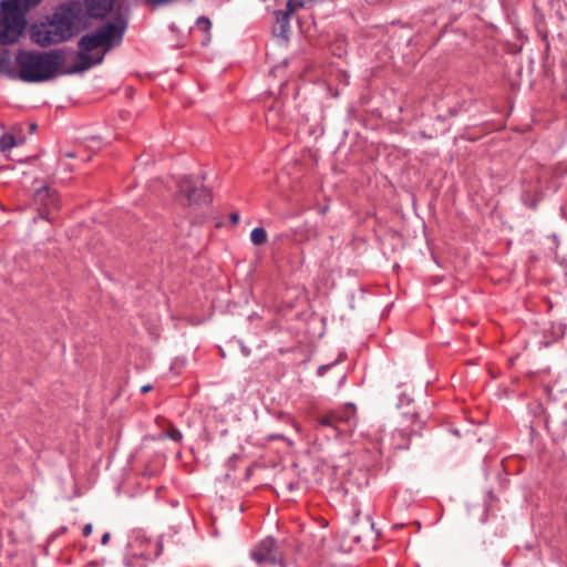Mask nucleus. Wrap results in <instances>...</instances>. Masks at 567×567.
<instances>
[{"instance_id":"31","label":"nucleus","mask_w":567,"mask_h":567,"mask_svg":"<svg viewBox=\"0 0 567 567\" xmlns=\"http://www.w3.org/2000/svg\"><path fill=\"white\" fill-rule=\"evenodd\" d=\"M559 18H560V20H564V19H565V18H564V16H563L561 13H559Z\"/></svg>"},{"instance_id":"1","label":"nucleus","mask_w":567,"mask_h":567,"mask_svg":"<svg viewBox=\"0 0 567 567\" xmlns=\"http://www.w3.org/2000/svg\"><path fill=\"white\" fill-rule=\"evenodd\" d=\"M127 27V17L117 13L112 21H106L83 34L78 41V62L66 72L79 73L101 64L106 53L123 43Z\"/></svg>"},{"instance_id":"11","label":"nucleus","mask_w":567,"mask_h":567,"mask_svg":"<svg viewBox=\"0 0 567 567\" xmlns=\"http://www.w3.org/2000/svg\"><path fill=\"white\" fill-rule=\"evenodd\" d=\"M292 14L293 11H289V8L287 6L286 10L275 11L276 23L272 29V33L275 37L288 41L290 34V18Z\"/></svg>"},{"instance_id":"22","label":"nucleus","mask_w":567,"mask_h":567,"mask_svg":"<svg viewBox=\"0 0 567 567\" xmlns=\"http://www.w3.org/2000/svg\"><path fill=\"white\" fill-rule=\"evenodd\" d=\"M333 365H334V363H332V364H322V365H320V367L318 368V370H317V374H318L319 377H323V375L326 374V372H327L328 370H330V369H331V367H333Z\"/></svg>"},{"instance_id":"5","label":"nucleus","mask_w":567,"mask_h":567,"mask_svg":"<svg viewBox=\"0 0 567 567\" xmlns=\"http://www.w3.org/2000/svg\"><path fill=\"white\" fill-rule=\"evenodd\" d=\"M176 202L184 207H196L210 202L208 189L193 176H184L177 183Z\"/></svg>"},{"instance_id":"18","label":"nucleus","mask_w":567,"mask_h":567,"mask_svg":"<svg viewBox=\"0 0 567 567\" xmlns=\"http://www.w3.org/2000/svg\"><path fill=\"white\" fill-rule=\"evenodd\" d=\"M196 27L202 30L203 32L209 33L212 29V21L209 18L205 16H200L196 20Z\"/></svg>"},{"instance_id":"20","label":"nucleus","mask_w":567,"mask_h":567,"mask_svg":"<svg viewBox=\"0 0 567 567\" xmlns=\"http://www.w3.org/2000/svg\"><path fill=\"white\" fill-rule=\"evenodd\" d=\"M0 143H1V147L3 150H8V148H11L14 146V138L11 135H4V136H2Z\"/></svg>"},{"instance_id":"28","label":"nucleus","mask_w":567,"mask_h":567,"mask_svg":"<svg viewBox=\"0 0 567 567\" xmlns=\"http://www.w3.org/2000/svg\"><path fill=\"white\" fill-rule=\"evenodd\" d=\"M243 352L246 357H248L250 354V350L247 349L246 347H243Z\"/></svg>"},{"instance_id":"13","label":"nucleus","mask_w":567,"mask_h":567,"mask_svg":"<svg viewBox=\"0 0 567 567\" xmlns=\"http://www.w3.org/2000/svg\"><path fill=\"white\" fill-rule=\"evenodd\" d=\"M265 117L269 127L274 130L280 128L286 118L281 104L276 102L272 106L268 107Z\"/></svg>"},{"instance_id":"14","label":"nucleus","mask_w":567,"mask_h":567,"mask_svg":"<svg viewBox=\"0 0 567 567\" xmlns=\"http://www.w3.org/2000/svg\"><path fill=\"white\" fill-rule=\"evenodd\" d=\"M42 0H2V3L12 8L16 11H21L23 17L27 12L37 7Z\"/></svg>"},{"instance_id":"27","label":"nucleus","mask_w":567,"mask_h":567,"mask_svg":"<svg viewBox=\"0 0 567 567\" xmlns=\"http://www.w3.org/2000/svg\"><path fill=\"white\" fill-rule=\"evenodd\" d=\"M153 389V386L151 384H145L141 388V392L142 393H147L150 392L151 390Z\"/></svg>"},{"instance_id":"19","label":"nucleus","mask_w":567,"mask_h":567,"mask_svg":"<svg viewBox=\"0 0 567 567\" xmlns=\"http://www.w3.org/2000/svg\"><path fill=\"white\" fill-rule=\"evenodd\" d=\"M523 203L530 209H537L539 198L537 196H529L527 193L523 194Z\"/></svg>"},{"instance_id":"16","label":"nucleus","mask_w":567,"mask_h":567,"mask_svg":"<svg viewBox=\"0 0 567 567\" xmlns=\"http://www.w3.org/2000/svg\"><path fill=\"white\" fill-rule=\"evenodd\" d=\"M158 440H172L174 442H181L183 440L182 432L175 427L174 425H171L167 431H163L157 436Z\"/></svg>"},{"instance_id":"30","label":"nucleus","mask_w":567,"mask_h":567,"mask_svg":"<svg viewBox=\"0 0 567 567\" xmlns=\"http://www.w3.org/2000/svg\"><path fill=\"white\" fill-rule=\"evenodd\" d=\"M35 128H37V124H31V125H30V130H31V131H34Z\"/></svg>"},{"instance_id":"9","label":"nucleus","mask_w":567,"mask_h":567,"mask_svg":"<svg viewBox=\"0 0 567 567\" xmlns=\"http://www.w3.org/2000/svg\"><path fill=\"white\" fill-rule=\"evenodd\" d=\"M33 200L38 206L39 217L47 220H50L51 213L60 207V199L55 190L48 186L38 188L33 194Z\"/></svg>"},{"instance_id":"17","label":"nucleus","mask_w":567,"mask_h":567,"mask_svg":"<svg viewBox=\"0 0 567 567\" xmlns=\"http://www.w3.org/2000/svg\"><path fill=\"white\" fill-rule=\"evenodd\" d=\"M315 1L316 0H288L286 6L289 8V11L295 12L298 9L306 8Z\"/></svg>"},{"instance_id":"10","label":"nucleus","mask_w":567,"mask_h":567,"mask_svg":"<svg viewBox=\"0 0 567 567\" xmlns=\"http://www.w3.org/2000/svg\"><path fill=\"white\" fill-rule=\"evenodd\" d=\"M275 549H276V540L272 537H266L250 553V557L258 565H264V564L277 565V564H280V560L277 558Z\"/></svg>"},{"instance_id":"26","label":"nucleus","mask_w":567,"mask_h":567,"mask_svg":"<svg viewBox=\"0 0 567 567\" xmlns=\"http://www.w3.org/2000/svg\"><path fill=\"white\" fill-rule=\"evenodd\" d=\"M110 540V533H105L101 538V544L106 545Z\"/></svg>"},{"instance_id":"12","label":"nucleus","mask_w":567,"mask_h":567,"mask_svg":"<svg viewBox=\"0 0 567 567\" xmlns=\"http://www.w3.org/2000/svg\"><path fill=\"white\" fill-rule=\"evenodd\" d=\"M116 0H85L86 13L92 18H104L113 9Z\"/></svg>"},{"instance_id":"32","label":"nucleus","mask_w":567,"mask_h":567,"mask_svg":"<svg viewBox=\"0 0 567 567\" xmlns=\"http://www.w3.org/2000/svg\"><path fill=\"white\" fill-rule=\"evenodd\" d=\"M564 408L567 410V402L564 404Z\"/></svg>"},{"instance_id":"21","label":"nucleus","mask_w":567,"mask_h":567,"mask_svg":"<svg viewBox=\"0 0 567 567\" xmlns=\"http://www.w3.org/2000/svg\"><path fill=\"white\" fill-rule=\"evenodd\" d=\"M413 401L412 398H410L409 395H406L405 393H402L400 396H399V402H398V408H402L404 405H409L411 402Z\"/></svg>"},{"instance_id":"25","label":"nucleus","mask_w":567,"mask_h":567,"mask_svg":"<svg viewBox=\"0 0 567 567\" xmlns=\"http://www.w3.org/2000/svg\"><path fill=\"white\" fill-rule=\"evenodd\" d=\"M229 220L233 223V224H237L239 221V214L238 213H231L229 215Z\"/></svg>"},{"instance_id":"7","label":"nucleus","mask_w":567,"mask_h":567,"mask_svg":"<svg viewBox=\"0 0 567 567\" xmlns=\"http://www.w3.org/2000/svg\"><path fill=\"white\" fill-rule=\"evenodd\" d=\"M319 423L322 426L334 429L339 434L351 432L357 425L355 406L353 403H348L321 416Z\"/></svg>"},{"instance_id":"2","label":"nucleus","mask_w":567,"mask_h":567,"mask_svg":"<svg viewBox=\"0 0 567 567\" xmlns=\"http://www.w3.org/2000/svg\"><path fill=\"white\" fill-rule=\"evenodd\" d=\"M83 17V6L80 1L60 3L47 22L35 24L32 29V38L41 47L58 44L69 41L75 35Z\"/></svg>"},{"instance_id":"3","label":"nucleus","mask_w":567,"mask_h":567,"mask_svg":"<svg viewBox=\"0 0 567 567\" xmlns=\"http://www.w3.org/2000/svg\"><path fill=\"white\" fill-rule=\"evenodd\" d=\"M19 78L25 83H40L69 74L63 70L65 55L61 50L49 52L20 51L16 59Z\"/></svg>"},{"instance_id":"15","label":"nucleus","mask_w":567,"mask_h":567,"mask_svg":"<svg viewBox=\"0 0 567 567\" xmlns=\"http://www.w3.org/2000/svg\"><path fill=\"white\" fill-rule=\"evenodd\" d=\"M268 235L265 228L256 227L250 233V240L255 246H261L267 243Z\"/></svg>"},{"instance_id":"6","label":"nucleus","mask_w":567,"mask_h":567,"mask_svg":"<svg viewBox=\"0 0 567 567\" xmlns=\"http://www.w3.org/2000/svg\"><path fill=\"white\" fill-rule=\"evenodd\" d=\"M27 25L25 17L21 11H16L12 8L1 2L0 8V45H8L16 43L22 34Z\"/></svg>"},{"instance_id":"8","label":"nucleus","mask_w":567,"mask_h":567,"mask_svg":"<svg viewBox=\"0 0 567 567\" xmlns=\"http://www.w3.org/2000/svg\"><path fill=\"white\" fill-rule=\"evenodd\" d=\"M403 419L406 425L394 430L391 435V445L394 450H408L411 437L420 435L424 427V422L419 419L416 413H405Z\"/></svg>"},{"instance_id":"24","label":"nucleus","mask_w":567,"mask_h":567,"mask_svg":"<svg viewBox=\"0 0 567 567\" xmlns=\"http://www.w3.org/2000/svg\"><path fill=\"white\" fill-rule=\"evenodd\" d=\"M8 63H9L8 56L0 53V71L3 70L8 65Z\"/></svg>"},{"instance_id":"29","label":"nucleus","mask_w":567,"mask_h":567,"mask_svg":"<svg viewBox=\"0 0 567 567\" xmlns=\"http://www.w3.org/2000/svg\"><path fill=\"white\" fill-rule=\"evenodd\" d=\"M68 530V528L65 526H62L59 530H58V535L60 534H63Z\"/></svg>"},{"instance_id":"4","label":"nucleus","mask_w":567,"mask_h":567,"mask_svg":"<svg viewBox=\"0 0 567 567\" xmlns=\"http://www.w3.org/2000/svg\"><path fill=\"white\" fill-rule=\"evenodd\" d=\"M163 553L161 539L152 540L137 536L128 546L124 556L125 567H146L147 563L154 561Z\"/></svg>"},{"instance_id":"23","label":"nucleus","mask_w":567,"mask_h":567,"mask_svg":"<svg viewBox=\"0 0 567 567\" xmlns=\"http://www.w3.org/2000/svg\"><path fill=\"white\" fill-rule=\"evenodd\" d=\"M92 529H93V526H92V524H91V523L85 524V525L83 526V529H82V534H83V536H85V537L90 536V535H91V533H92Z\"/></svg>"}]
</instances>
